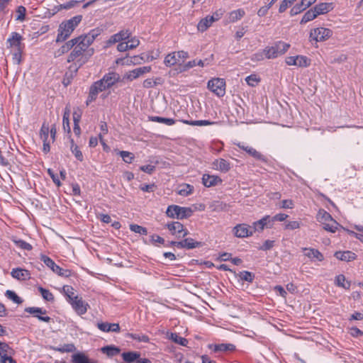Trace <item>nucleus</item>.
Segmentation results:
<instances>
[{"instance_id": "f257e3e1", "label": "nucleus", "mask_w": 363, "mask_h": 363, "mask_svg": "<svg viewBox=\"0 0 363 363\" xmlns=\"http://www.w3.org/2000/svg\"><path fill=\"white\" fill-rule=\"evenodd\" d=\"M101 33L99 28L90 30L86 35H82L72 39L74 43L72 51L67 57V62H72L65 73L64 84H67L77 74L78 69L94 55V49L89 48L96 38Z\"/></svg>"}, {"instance_id": "f03ea898", "label": "nucleus", "mask_w": 363, "mask_h": 363, "mask_svg": "<svg viewBox=\"0 0 363 363\" xmlns=\"http://www.w3.org/2000/svg\"><path fill=\"white\" fill-rule=\"evenodd\" d=\"M82 19V16L78 15L61 23L58 28V33L56 41L63 42L66 40L81 22Z\"/></svg>"}, {"instance_id": "7ed1b4c3", "label": "nucleus", "mask_w": 363, "mask_h": 363, "mask_svg": "<svg viewBox=\"0 0 363 363\" xmlns=\"http://www.w3.org/2000/svg\"><path fill=\"white\" fill-rule=\"evenodd\" d=\"M316 218L323 225V228L327 231L335 233L339 226L331 215L323 209L319 210Z\"/></svg>"}, {"instance_id": "20e7f679", "label": "nucleus", "mask_w": 363, "mask_h": 363, "mask_svg": "<svg viewBox=\"0 0 363 363\" xmlns=\"http://www.w3.org/2000/svg\"><path fill=\"white\" fill-rule=\"evenodd\" d=\"M193 212V210L189 207L171 205L167 207L166 214L168 217L172 218L184 219L191 217Z\"/></svg>"}, {"instance_id": "39448f33", "label": "nucleus", "mask_w": 363, "mask_h": 363, "mask_svg": "<svg viewBox=\"0 0 363 363\" xmlns=\"http://www.w3.org/2000/svg\"><path fill=\"white\" fill-rule=\"evenodd\" d=\"M290 45L282 41L274 43L271 46L265 48L267 59H274L284 55L289 50Z\"/></svg>"}, {"instance_id": "423d86ee", "label": "nucleus", "mask_w": 363, "mask_h": 363, "mask_svg": "<svg viewBox=\"0 0 363 363\" xmlns=\"http://www.w3.org/2000/svg\"><path fill=\"white\" fill-rule=\"evenodd\" d=\"M189 57V53L184 50L172 52L164 57V63L167 67L182 65Z\"/></svg>"}, {"instance_id": "0eeeda50", "label": "nucleus", "mask_w": 363, "mask_h": 363, "mask_svg": "<svg viewBox=\"0 0 363 363\" xmlns=\"http://www.w3.org/2000/svg\"><path fill=\"white\" fill-rule=\"evenodd\" d=\"M208 89L218 97H222L225 94V82L221 78H213L208 81Z\"/></svg>"}, {"instance_id": "6e6552de", "label": "nucleus", "mask_w": 363, "mask_h": 363, "mask_svg": "<svg viewBox=\"0 0 363 363\" xmlns=\"http://www.w3.org/2000/svg\"><path fill=\"white\" fill-rule=\"evenodd\" d=\"M40 260L57 274L65 277H67L70 275V271L61 268L60 266L56 264L55 262L49 257L42 255L40 256Z\"/></svg>"}, {"instance_id": "1a4fd4ad", "label": "nucleus", "mask_w": 363, "mask_h": 363, "mask_svg": "<svg viewBox=\"0 0 363 363\" xmlns=\"http://www.w3.org/2000/svg\"><path fill=\"white\" fill-rule=\"evenodd\" d=\"M332 30L325 28H316L311 30L310 39L315 42H321L328 40L332 35Z\"/></svg>"}, {"instance_id": "9d476101", "label": "nucleus", "mask_w": 363, "mask_h": 363, "mask_svg": "<svg viewBox=\"0 0 363 363\" xmlns=\"http://www.w3.org/2000/svg\"><path fill=\"white\" fill-rule=\"evenodd\" d=\"M167 228L173 235L178 238H184L189 233L188 230L184 228V225L178 221L167 223Z\"/></svg>"}, {"instance_id": "9b49d317", "label": "nucleus", "mask_w": 363, "mask_h": 363, "mask_svg": "<svg viewBox=\"0 0 363 363\" xmlns=\"http://www.w3.org/2000/svg\"><path fill=\"white\" fill-rule=\"evenodd\" d=\"M106 90V89L104 87L103 82L100 80L94 82L89 88V92L86 100V104L88 105L89 104L95 101L99 94Z\"/></svg>"}, {"instance_id": "f8f14e48", "label": "nucleus", "mask_w": 363, "mask_h": 363, "mask_svg": "<svg viewBox=\"0 0 363 363\" xmlns=\"http://www.w3.org/2000/svg\"><path fill=\"white\" fill-rule=\"evenodd\" d=\"M285 62L288 65H295L300 67H306L311 64V60L303 55L287 57Z\"/></svg>"}, {"instance_id": "ddd939ff", "label": "nucleus", "mask_w": 363, "mask_h": 363, "mask_svg": "<svg viewBox=\"0 0 363 363\" xmlns=\"http://www.w3.org/2000/svg\"><path fill=\"white\" fill-rule=\"evenodd\" d=\"M69 303L74 311L79 315L85 314L89 308L88 303L83 301L82 298L79 296Z\"/></svg>"}, {"instance_id": "4468645a", "label": "nucleus", "mask_w": 363, "mask_h": 363, "mask_svg": "<svg viewBox=\"0 0 363 363\" xmlns=\"http://www.w3.org/2000/svg\"><path fill=\"white\" fill-rule=\"evenodd\" d=\"M106 89H110L121 80L119 74L111 72L106 74L101 79Z\"/></svg>"}, {"instance_id": "2eb2a0df", "label": "nucleus", "mask_w": 363, "mask_h": 363, "mask_svg": "<svg viewBox=\"0 0 363 363\" xmlns=\"http://www.w3.org/2000/svg\"><path fill=\"white\" fill-rule=\"evenodd\" d=\"M233 233L238 238H247L253 234L252 227L247 224H238L233 228Z\"/></svg>"}, {"instance_id": "dca6fc26", "label": "nucleus", "mask_w": 363, "mask_h": 363, "mask_svg": "<svg viewBox=\"0 0 363 363\" xmlns=\"http://www.w3.org/2000/svg\"><path fill=\"white\" fill-rule=\"evenodd\" d=\"M21 40L22 36L18 33L13 32L6 40L7 48H10L11 51L20 50V49H22Z\"/></svg>"}, {"instance_id": "f3484780", "label": "nucleus", "mask_w": 363, "mask_h": 363, "mask_svg": "<svg viewBox=\"0 0 363 363\" xmlns=\"http://www.w3.org/2000/svg\"><path fill=\"white\" fill-rule=\"evenodd\" d=\"M150 70L151 67L150 66L138 67L127 72L124 77L130 81H132L145 73L150 72Z\"/></svg>"}, {"instance_id": "a211bd4d", "label": "nucleus", "mask_w": 363, "mask_h": 363, "mask_svg": "<svg viewBox=\"0 0 363 363\" xmlns=\"http://www.w3.org/2000/svg\"><path fill=\"white\" fill-rule=\"evenodd\" d=\"M130 35V33L128 30H123L118 33L111 35L107 40L106 43L108 45H111L116 43H121V41L129 38Z\"/></svg>"}, {"instance_id": "6ab92c4d", "label": "nucleus", "mask_w": 363, "mask_h": 363, "mask_svg": "<svg viewBox=\"0 0 363 363\" xmlns=\"http://www.w3.org/2000/svg\"><path fill=\"white\" fill-rule=\"evenodd\" d=\"M230 167V162L223 158L215 160L212 162V168L222 172H228Z\"/></svg>"}, {"instance_id": "aec40b11", "label": "nucleus", "mask_w": 363, "mask_h": 363, "mask_svg": "<svg viewBox=\"0 0 363 363\" xmlns=\"http://www.w3.org/2000/svg\"><path fill=\"white\" fill-rule=\"evenodd\" d=\"M237 145L240 148L245 150L250 155L253 157L255 159L262 161V162H267L266 157L262 153L257 151L255 148L250 147V146H245V145H242L241 143H238Z\"/></svg>"}, {"instance_id": "412c9836", "label": "nucleus", "mask_w": 363, "mask_h": 363, "mask_svg": "<svg viewBox=\"0 0 363 363\" xmlns=\"http://www.w3.org/2000/svg\"><path fill=\"white\" fill-rule=\"evenodd\" d=\"M202 183L206 187H211L222 183V179L215 175L205 174L202 177Z\"/></svg>"}, {"instance_id": "4be33fe9", "label": "nucleus", "mask_w": 363, "mask_h": 363, "mask_svg": "<svg viewBox=\"0 0 363 363\" xmlns=\"http://www.w3.org/2000/svg\"><path fill=\"white\" fill-rule=\"evenodd\" d=\"M25 311L30 314L34 315V316L38 318V319L41 321L48 323L50 320V318L49 316H41V315H38V314H45L46 313V311L43 310L40 308L28 307V308H26Z\"/></svg>"}, {"instance_id": "5701e85b", "label": "nucleus", "mask_w": 363, "mask_h": 363, "mask_svg": "<svg viewBox=\"0 0 363 363\" xmlns=\"http://www.w3.org/2000/svg\"><path fill=\"white\" fill-rule=\"evenodd\" d=\"M208 347L215 352L233 351L235 349V345L230 343L212 344Z\"/></svg>"}, {"instance_id": "b1692460", "label": "nucleus", "mask_w": 363, "mask_h": 363, "mask_svg": "<svg viewBox=\"0 0 363 363\" xmlns=\"http://www.w3.org/2000/svg\"><path fill=\"white\" fill-rule=\"evenodd\" d=\"M11 274L13 278L18 280H26L28 279L30 276L28 270L21 268L13 269Z\"/></svg>"}, {"instance_id": "393cba45", "label": "nucleus", "mask_w": 363, "mask_h": 363, "mask_svg": "<svg viewBox=\"0 0 363 363\" xmlns=\"http://www.w3.org/2000/svg\"><path fill=\"white\" fill-rule=\"evenodd\" d=\"M270 222L269 216H266L263 217L262 219L254 222L252 225L253 233L255 231H261L262 230L265 226H267V224Z\"/></svg>"}, {"instance_id": "a878e982", "label": "nucleus", "mask_w": 363, "mask_h": 363, "mask_svg": "<svg viewBox=\"0 0 363 363\" xmlns=\"http://www.w3.org/2000/svg\"><path fill=\"white\" fill-rule=\"evenodd\" d=\"M213 23V18L207 16L202 18L197 25V29L200 32L206 31Z\"/></svg>"}, {"instance_id": "bb28decb", "label": "nucleus", "mask_w": 363, "mask_h": 363, "mask_svg": "<svg viewBox=\"0 0 363 363\" xmlns=\"http://www.w3.org/2000/svg\"><path fill=\"white\" fill-rule=\"evenodd\" d=\"M305 256L310 259H316L318 261L323 259V255L316 249L313 248H303Z\"/></svg>"}, {"instance_id": "cd10ccee", "label": "nucleus", "mask_w": 363, "mask_h": 363, "mask_svg": "<svg viewBox=\"0 0 363 363\" xmlns=\"http://www.w3.org/2000/svg\"><path fill=\"white\" fill-rule=\"evenodd\" d=\"M335 256L337 259L346 262L354 260L356 258L355 254L350 251L337 252Z\"/></svg>"}, {"instance_id": "c85d7f7f", "label": "nucleus", "mask_w": 363, "mask_h": 363, "mask_svg": "<svg viewBox=\"0 0 363 363\" xmlns=\"http://www.w3.org/2000/svg\"><path fill=\"white\" fill-rule=\"evenodd\" d=\"M74 46L73 40H70L62 45L55 52V57H57L69 51Z\"/></svg>"}, {"instance_id": "c756f323", "label": "nucleus", "mask_w": 363, "mask_h": 363, "mask_svg": "<svg viewBox=\"0 0 363 363\" xmlns=\"http://www.w3.org/2000/svg\"><path fill=\"white\" fill-rule=\"evenodd\" d=\"M101 351L104 354H106L108 357H112L118 354L121 352V350L115 345H107L101 347Z\"/></svg>"}, {"instance_id": "7c9ffc66", "label": "nucleus", "mask_w": 363, "mask_h": 363, "mask_svg": "<svg viewBox=\"0 0 363 363\" xmlns=\"http://www.w3.org/2000/svg\"><path fill=\"white\" fill-rule=\"evenodd\" d=\"M62 291L65 296L67 298V301L68 302L72 301L75 297H77L78 295L75 294V290L72 286L65 285L62 287Z\"/></svg>"}, {"instance_id": "2f4dec72", "label": "nucleus", "mask_w": 363, "mask_h": 363, "mask_svg": "<svg viewBox=\"0 0 363 363\" xmlns=\"http://www.w3.org/2000/svg\"><path fill=\"white\" fill-rule=\"evenodd\" d=\"M140 354L137 352H128L122 354L123 360L127 363H132L140 359Z\"/></svg>"}, {"instance_id": "473e14b6", "label": "nucleus", "mask_w": 363, "mask_h": 363, "mask_svg": "<svg viewBox=\"0 0 363 363\" xmlns=\"http://www.w3.org/2000/svg\"><path fill=\"white\" fill-rule=\"evenodd\" d=\"M13 354V350L8 344L0 342V359L12 356Z\"/></svg>"}, {"instance_id": "72a5a7b5", "label": "nucleus", "mask_w": 363, "mask_h": 363, "mask_svg": "<svg viewBox=\"0 0 363 363\" xmlns=\"http://www.w3.org/2000/svg\"><path fill=\"white\" fill-rule=\"evenodd\" d=\"M73 363H96L95 361L91 360L87 356L83 353H77L72 355Z\"/></svg>"}, {"instance_id": "f704fd0d", "label": "nucleus", "mask_w": 363, "mask_h": 363, "mask_svg": "<svg viewBox=\"0 0 363 363\" xmlns=\"http://www.w3.org/2000/svg\"><path fill=\"white\" fill-rule=\"evenodd\" d=\"M245 14V12L243 9H239L237 10H234L230 13L229 19L230 22H236L238 20L241 19Z\"/></svg>"}, {"instance_id": "c9c22d12", "label": "nucleus", "mask_w": 363, "mask_h": 363, "mask_svg": "<svg viewBox=\"0 0 363 363\" xmlns=\"http://www.w3.org/2000/svg\"><path fill=\"white\" fill-rule=\"evenodd\" d=\"M335 284L339 286L342 287L345 289H349L350 287V282L348 281H346L345 277L343 274H340L335 277Z\"/></svg>"}, {"instance_id": "e433bc0d", "label": "nucleus", "mask_w": 363, "mask_h": 363, "mask_svg": "<svg viewBox=\"0 0 363 363\" xmlns=\"http://www.w3.org/2000/svg\"><path fill=\"white\" fill-rule=\"evenodd\" d=\"M150 121L160 123H164L167 125H172L175 123V120L173 118H163L160 116H150L149 117Z\"/></svg>"}, {"instance_id": "4c0bfd02", "label": "nucleus", "mask_w": 363, "mask_h": 363, "mask_svg": "<svg viewBox=\"0 0 363 363\" xmlns=\"http://www.w3.org/2000/svg\"><path fill=\"white\" fill-rule=\"evenodd\" d=\"M228 205L220 201H214L210 204V208L213 211H225L227 210Z\"/></svg>"}, {"instance_id": "58836bf2", "label": "nucleus", "mask_w": 363, "mask_h": 363, "mask_svg": "<svg viewBox=\"0 0 363 363\" xmlns=\"http://www.w3.org/2000/svg\"><path fill=\"white\" fill-rule=\"evenodd\" d=\"M70 150L77 160L80 162H82L84 160V157L82 151L79 150V147L74 143V140L72 139L71 140Z\"/></svg>"}, {"instance_id": "ea45409f", "label": "nucleus", "mask_w": 363, "mask_h": 363, "mask_svg": "<svg viewBox=\"0 0 363 363\" xmlns=\"http://www.w3.org/2000/svg\"><path fill=\"white\" fill-rule=\"evenodd\" d=\"M49 131L50 128L48 124L44 123L40 128V136L43 142H46L51 140V138H49Z\"/></svg>"}, {"instance_id": "a19ab883", "label": "nucleus", "mask_w": 363, "mask_h": 363, "mask_svg": "<svg viewBox=\"0 0 363 363\" xmlns=\"http://www.w3.org/2000/svg\"><path fill=\"white\" fill-rule=\"evenodd\" d=\"M330 4L327 3H321L313 7L317 16L326 13L329 11Z\"/></svg>"}, {"instance_id": "79ce46f5", "label": "nucleus", "mask_w": 363, "mask_h": 363, "mask_svg": "<svg viewBox=\"0 0 363 363\" xmlns=\"http://www.w3.org/2000/svg\"><path fill=\"white\" fill-rule=\"evenodd\" d=\"M194 187L189 184L180 185L178 190V194L181 196H186L190 195L193 191Z\"/></svg>"}, {"instance_id": "37998d69", "label": "nucleus", "mask_w": 363, "mask_h": 363, "mask_svg": "<svg viewBox=\"0 0 363 363\" xmlns=\"http://www.w3.org/2000/svg\"><path fill=\"white\" fill-rule=\"evenodd\" d=\"M171 340H172L174 342L177 343L182 346H186L188 343V340L186 338H184L181 336H179L177 333H172L169 337Z\"/></svg>"}, {"instance_id": "c03bdc74", "label": "nucleus", "mask_w": 363, "mask_h": 363, "mask_svg": "<svg viewBox=\"0 0 363 363\" xmlns=\"http://www.w3.org/2000/svg\"><path fill=\"white\" fill-rule=\"evenodd\" d=\"M317 16H318L313 8L305 13L301 21V23H306L308 21H311L315 19Z\"/></svg>"}, {"instance_id": "a18cd8bd", "label": "nucleus", "mask_w": 363, "mask_h": 363, "mask_svg": "<svg viewBox=\"0 0 363 363\" xmlns=\"http://www.w3.org/2000/svg\"><path fill=\"white\" fill-rule=\"evenodd\" d=\"M38 291L40 292L43 298L45 301H54V296L49 290H47V289L40 286V287H38Z\"/></svg>"}, {"instance_id": "49530a36", "label": "nucleus", "mask_w": 363, "mask_h": 363, "mask_svg": "<svg viewBox=\"0 0 363 363\" xmlns=\"http://www.w3.org/2000/svg\"><path fill=\"white\" fill-rule=\"evenodd\" d=\"M354 229L358 231V233H355L352 230H348V233L355 237L356 238L359 239L361 242H363V226L362 225H354Z\"/></svg>"}, {"instance_id": "de8ad7c7", "label": "nucleus", "mask_w": 363, "mask_h": 363, "mask_svg": "<svg viewBox=\"0 0 363 363\" xmlns=\"http://www.w3.org/2000/svg\"><path fill=\"white\" fill-rule=\"evenodd\" d=\"M118 154L123 158V160L126 163L130 164L134 160L133 154L130 152L119 151Z\"/></svg>"}, {"instance_id": "09e8293b", "label": "nucleus", "mask_w": 363, "mask_h": 363, "mask_svg": "<svg viewBox=\"0 0 363 363\" xmlns=\"http://www.w3.org/2000/svg\"><path fill=\"white\" fill-rule=\"evenodd\" d=\"M6 296L13 301L14 303L20 304L22 303V299L13 291L7 290L6 291Z\"/></svg>"}, {"instance_id": "8fccbe9b", "label": "nucleus", "mask_w": 363, "mask_h": 363, "mask_svg": "<svg viewBox=\"0 0 363 363\" xmlns=\"http://www.w3.org/2000/svg\"><path fill=\"white\" fill-rule=\"evenodd\" d=\"M26 9L23 6H18L16 9V21H19L21 22L23 21L26 18Z\"/></svg>"}, {"instance_id": "3c124183", "label": "nucleus", "mask_w": 363, "mask_h": 363, "mask_svg": "<svg viewBox=\"0 0 363 363\" xmlns=\"http://www.w3.org/2000/svg\"><path fill=\"white\" fill-rule=\"evenodd\" d=\"M13 242L16 244V246L19 247L20 248L23 250H31L32 246L29 243L26 242V241L20 239H13Z\"/></svg>"}, {"instance_id": "603ef678", "label": "nucleus", "mask_w": 363, "mask_h": 363, "mask_svg": "<svg viewBox=\"0 0 363 363\" xmlns=\"http://www.w3.org/2000/svg\"><path fill=\"white\" fill-rule=\"evenodd\" d=\"M184 243L186 249H194L200 246V242L194 241L192 238L184 239Z\"/></svg>"}, {"instance_id": "864d4df0", "label": "nucleus", "mask_w": 363, "mask_h": 363, "mask_svg": "<svg viewBox=\"0 0 363 363\" xmlns=\"http://www.w3.org/2000/svg\"><path fill=\"white\" fill-rule=\"evenodd\" d=\"M264 59H267V52H265V48L255 53L251 57L252 61L257 62L264 60Z\"/></svg>"}, {"instance_id": "5fc2aeb1", "label": "nucleus", "mask_w": 363, "mask_h": 363, "mask_svg": "<svg viewBox=\"0 0 363 363\" xmlns=\"http://www.w3.org/2000/svg\"><path fill=\"white\" fill-rule=\"evenodd\" d=\"M130 229L131 231L139 233L140 235H147V230L145 228L136 224L130 225Z\"/></svg>"}, {"instance_id": "6e6d98bb", "label": "nucleus", "mask_w": 363, "mask_h": 363, "mask_svg": "<svg viewBox=\"0 0 363 363\" xmlns=\"http://www.w3.org/2000/svg\"><path fill=\"white\" fill-rule=\"evenodd\" d=\"M245 81L250 86H255L259 82V78L256 74H251L246 77Z\"/></svg>"}, {"instance_id": "4d7b16f0", "label": "nucleus", "mask_w": 363, "mask_h": 363, "mask_svg": "<svg viewBox=\"0 0 363 363\" xmlns=\"http://www.w3.org/2000/svg\"><path fill=\"white\" fill-rule=\"evenodd\" d=\"M240 277L242 280L248 281V282H252L254 279V274L250 272L244 271L240 273Z\"/></svg>"}, {"instance_id": "13d9d810", "label": "nucleus", "mask_w": 363, "mask_h": 363, "mask_svg": "<svg viewBox=\"0 0 363 363\" xmlns=\"http://www.w3.org/2000/svg\"><path fill=\"white\" fill-rule=\"evenodd\" d=\"M56 350L61 352H71L75 350V347L73 344H67L57 348Z\"/></svg>"}, {"instance_id": "bf43d9fd", "label": "nucleus", "mask_w": 363, "mask_h": 363, "mask_svg": "<svg viewBox=\"0 0 363 363\" xmlns=\"http://www.w3.org/2000/svg\"><path fill=\"white\" fill-rule=\"evenodd\" d=\"M217 122L214 121H210L208 120H198V121H194V122L191 123L192 125H197V126H203V125H210L216 124Z\"/></svg>"}, {"instance_id": "052dcab7", "label": "nucleus", "mask_w": 363, "mask_h": 363, "mask_svg": "<svg viewBox=\"0 0 363 363\" xmlns=\"http://www.w3.org/2000/svg\"><path fill=\"white\" fill-rule=\"evenodd\" d=\"M13 54V62L18 65L21 63V52H22V49H20V50H13V51H11Z\"/></svg>"}, {"instance_id": "680f3d73", "label": "nucleus", "mask_w": 363, "mask_h": 363, "mask_svg": "<svg viewBox=\"0 0 363 363\" xmlns=\"http://www.w3.org/2000/svg\"><path fill=\"white\" fill-rule=\"evenodd\" d=\"M303 6L301 3L296 4L290 11L291 16H294L298 13H300L303 11H304Z\"/></svg>"}, {"instance_id": "e2e57ef3", "label": "nucleus", "mask_w": 363, "mask_h": 363, "mask_svg": "<svg viewBox=\"0 0 363 363\" xmlns=\"http://www.w3.org/2000/svg\"><path fill=\"white\" fill-rule=\"evenodd\" d=\"M79 1L72 0L68 2H66L65 4L59 5L60 9H69L72 7H74L75 5L79 4Z\"/></svg>"}, {"instance_id": "0e129e2a", "label": "nucleus", "mask_w": 363, "mask_h": 363, "mask_svg": "<svg viewBox=\"0 0 363 363\" xmlns=\"http://www.w3.org/2000/svg\"><path fill=\"white\" fill-rule=\"evenodd\" d=\"M131 337L139 342H149V337L145 335L132 334Z\"/></svg>"}, {"instance_id": "69168bd1", "label": "nucleus", "mask_w": 363, "mask_h": 363, "mask_svg": "<svg viewBox=\"0 0 363 363\" xmlns=\"http://www.w3.org/2000/svg\"><path fill=\"white\" fill-rule=\"evenodd\" d=\"M301 226L300 222L294 220L287 223L285 225L286 229L295 230L299 228Z\"/></svg>"}, {"instance_id": "338daca9", "label": "nucleus", "mask_w": 363, "mask_h": 363, "mask_svg": "<svg viewBox=\"0 0 363 363\" xmlns=\"http://www.w3.org/2000/svg\"><path fill=\"white\" fill-rule=\"evenodd\" d=\"M247 31V27H240L238 30L235 32V37L237 40H239L242 38Z\"/></svg>"}, {"instance_id": "774afa93", "label": "nucleus", "mask_w": 363, "mask_h": 363, "mask_svg": "<svg viewBox=\"0 0 363 363\" xmlns=\"http://www.w3.org/2000/svg\"><path fill=\"white\" fill-rule=\"evenodd\" d=\"M140 170H142L144 172H146L147 174H152L155 169V167L153 165L147 164V165H143L140 167Z\"/></svg>"}]
</instances>
